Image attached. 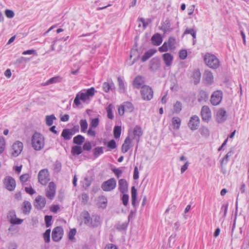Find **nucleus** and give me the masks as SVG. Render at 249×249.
I'll use <instances>...</instances> for the list:
<instances>
[{
	"mask_svg": "<svg viewBox=\"0 0 249 249\" xmlns=\"http://www.w3.org/2000/svg\"><path fill=\"white\" fill-rule=\"evenodd\" d=\"M29 178V175L28 174H24L20 177L19 179L21 182H25L28 180Z\"/></svg>",
	"mask_w": 249,
	"mask_h": 249,
	"instance_id": "63",
	"label": "nucleus"
},
{
	"mask_svg": "<svg viewBox=\"0 0 249 249\" xmlns=\"http://www.w3.org/2000/svg\"><path fill=\"white\" fill-rule=\"evenodd\" d=\"M99 124V119L97 118H94L92 119L91 123L90 124V127L95 128Z\"/></svg>",
	"mask_w": 249,
	"mask_h": 249,
	"instance_id": "54",
	"label": "nucleus"
},
{
	"mask_svg": "<svg viewBox=\"0 0 249 249\" xmlns=\"http://www.w3.org/2000/svg\"><path fill=\"white\" fill-rule=\"evenodd\" d=\"M162 41V37L160 34L157 33L151 37V41L153 45L156 46L160 45Z\"/></svg>",
	"mask_w": 249,
	"mask_h": 249,
	"instance_id": "25",
	"label": "nucleus"
},
{
	"mask_svg": "<svg viewBox=\"0 0 249 249\" xmlns=\"http://www.w3.org/2000/svg\"><path fill=\"white\" fill-rule=\"evenodd\" d=\"M168 45V47H169L170 49H173L175 47V44L176 43V39L173 37H170L168 38V41L166 42Z\"/></svg>",
	"mask_w": 249,
	"mask_h": 249,
	"instance_id": "47",
	"label": "nucleus"
},
{
	"mask_svg": "<svg viewBox=\"0 0 249 249\" xmlns=\"http://www.w3.org/2000/svg\"><path fill=\"white\" fill-rule=\"evenodd\" d=\"M121 126H115L113 129L114 137L115 139H118L120 137L121 134Z\"/></svg>",
	"mask_w": 249,
	"mask_h": 249,
	"instance_id": "45",
	"label": "nucleus"
},
{
	"mask_svg": "<svg viewBox=\"0 0 249 249\" xmlns=\"http://www.w3.org/2000/svg\"><path fill=\"white\" fill-rule=\"evenodd\" d=\"M91 144L89 142H86L83 145V149L84 150L89 151L91 149Z\"/></svg>",
	"mask_w": 249,
	"mask_h": 249,
	"instance_id": "61",
	"label": "nucleus"
},
{
	"mask_svg": "<svg viewBox=\"0 0 249 249\" xmlns=\"http://www.w3.org/2000/svg\"><path fill=\"white\" fill-rule=\"evenodd\" d=\"M5 14L8 18H12L15 15L14 12L12 10L9 9H6L5 11Z\"/></svg>",
	"mask_w": 249,
	"mask_h": 249,
	"instance_id": "59",
	"label": "nucleus"
},
{
	"mask_svg": "<svg viewBox=\"0 0 249 249\" xmlns=\"http://www.w3.org/2000/svg\"><path fill=\"white\" fill-rule=\"evenodd\" d=\"M156 52V50L150 49L144 53L142 57V61L144 62L147 60L150 57H151Z\"/></svg>",
	"mask_w": 249,
	"mask_h": 249,
	"instance_id": "30",
	"label": "nucleus"
},
{
	"mask_svg": "<svg viewBox=\"0 0 249 249\" xmlns=\"http://www.w3.org/2000/svg\"><path fill=\"white\" fill-rule=\"evenodd\" d=\"M51 229H47L43 234V238L46 243H49L50 241Z\"/></svg>",
	"mask_w": 249,
	"mask_h": 249,
	"instance_id": "49",
	"label": "nucleus"
},
{
	"mask_svg": "<svg viewBox=\"0 0 249 249\" xmlns=\"http://www.w3.org/2000/svg\"><path fill=\"white\" fill-rule=\"evenodd\" d=\"M186 34H190L193 38V43H195L196 37V32L193 28H186L183 33V35Z\"/></svg>",
	"mask_w": 249,
	"mask_h": 249,
	"instance_id": "36",
	"label": "nucleus"
},
{
	"mask_svg": "<svg viewBox=\"0 0 249 249\" xmlns=\"http://www.w3.org/2000/svg\"><path fill=\"white\" fill-rule=\"evenodd\" d=\"M7 218L9 219L10 222L13 225L20 224L23 222V219L16 218V212L14 210L9 211L7 213Z\"/></svg>",
	"mask_w": 249,
	"mask_h": 249,
	"instance_id": "13",
	"label": "nucleus"
},
{
	"mask_svg": "<svg viewBox=\"0 0 249 249\" xmlns=\"http://www.w3.org/2000/svg\"><path fill=\"white\" fill-rule=\"evenodd\" d=\"M61 169V163L60 162L58 161H56L54 164V171L58 173L60 171Z\"/></svg>",
	"mask_w": 249,
	"mask_h": 249,
	"instance_id": "52",
	"label": "nucleus"
},
{
	"mask_svg": "<svg viewBox=\"0 0 249 249\" xmlns=\"http://www.w3.org/2000/svg\"><path fill=\"white\" fill-rule=\"evenodd\" d=\"M117 80L119 83L120 92L124 93L125 91V88L124 81L120 77H118Z\"/></svg>",
	"mask_w": 249,
	"mask_h": 249,
	"instance_id": "42",
	"label": "nucleus"
},
{
	"mask_svg": "<svg viewBox=\"0 0 249 249\" xmlns=\"http://www.w3.org/2000/svg\"><path fill=\"white\" fill-rule=\"evenodd\" d=\"M127 227V224L126 223H123L122 224H118L116 226V229L119 231H122L126 229Z\"/></svg>",
	"mask_w": 249,
	"mask_h": 249,
	"instance_id": "58",
	"label": "nucleus"
},
{
	"mask_svg": "<svg viewBox=\"0 0 249 249\" xmlns=\"http://www.w3.org/2000/svg\"><path fill=\"white\" fill-rule=\"evenodd\" d=\"M223 97V93L221 90L214 91L211 95V103L213 106H217L221 102Z\"/></svg>",
	"mask_w": 249,
	"mask_h": 249,
	"instance_id": "7",
	"label": "nucleus"
},
{
	"mask_svg": "<svg viewBox=\"0 0 249 249\" xmlns=\"http://www.w3.org/2000/svg\"><path fill=\"white\" fill-rule=\"evenodd\" d=\"M168 49H169V47H168L167 43L164 42L163 45L159 48V50L160 52H167Z\"/></svg>",
	"mask_w": 249,
	"mask_h": 249,
	"instance_id": "57",
	"label": "nucleus"
},
{
	"mask_svg": "<svg viewBox=\"0 0 249 249\" xmlns=\"http://www.w3.org/2000/svg\"><path fill=\"white\" fill-rule=\"evenodd\" d=\"M5 187L9 191H13L16 187V181L10 176L6 177L3 180Z\"/></svg>",
	"mask_w": 249,
	"mask_h": 249,
	"instance_id": "9",
	"label": "nucleus"
},
{
	"mask_svg": "<svg viewBox=\"0 0 249 249\" xmlns=\"http://www.w3.org/2000/svg\"><path fill=\"white\" fill-rule=\"evenodd\" d=\"M149 69L152 72H155L158 71L160 66V60L158 57L153 58L149 63Z\"/></svg>",
	"mask_w": 249,
	"mask_h": 249,
	"instance_id": "14",
	"label": "nucleus"
},
{
	"mask_svg": "<svg viewBox=\"0 0 249 249\" xmlns=\"http://www.w3.org/2000/svg\"><path fill=\"white\" fill-rule=\"evenodd\" d=\"M209 98V93L205 90H200L197 95L198 102H206Z\"/></svg>",
	"mask_w": 249,
	"mask_h": 249,
	"instance_id": "21",
	"label": "nucleus"
},
{
	"mask_svg": "<svg viewBox=\"0 0 249 249\" xmlns=\"http://www.w3.org/2000/svg\"><path fill=\"white\" fill-rule=\"evenodd\" d=\"M23 145L22 142L17 141L12 145V155L14 157H17L20 154L23 149Z\"/></svg>",
	"mask_w": 249,
	"mask_h": 249,
	"instance_id": "11",
	"label": "nucleus"
},
{
	"mask_svg": "<svg viewBox=\"0 0 249 249\" xmlns=\"http://www.w3.org/2000/svg\"><path fill=\"white\" fill-rule=\"evenodd\" d=\"M125 111L131 112L133 110L134 107L133 105L130 102H126L123 105Z\"/></svg>",
	"mask_w": 249,
	"mask_h": 249,
	"instance_id": "48",
	"label": "nucleus"
},
{
	"mask_svg": "<svg viewBox=\"0 0 249 249\" xmlns=\"http://www.w3.org/2000/svg\"><path fill=\"white\" fill-rule=\"evenodd\" d=\"M110 105H109L107 108V117L110 119H112L114 118V115L113 114L112 109L110 107Z\"/></svg>",
	"mask_w": 249,
	"mask_h": 249,
	"instance_id": "64",
	"label": "nucleus"
},
{
	"mask_svg": "<svg viewBox=\"0 0 249 249\" xmlns=\"http://www.w3.org/2000/svg\"><path fill=\"white\" fill-rule=\"evenodd\" d=\"M52 216L51 215H45V221L46 227L48 228L52 225Z\"/></svg>",
	"mask_w": 249,
	"mask_h": 249,
	"instance_id": "50",
	"label": "nucleus"
},
{
	"mask_svg": "<svg viewBox=\"0 0 249 249\" xmlns=\"http://www.w3.org/2000/svg\"><path fill=\"white\" fill-rule=\"evenodd\" d=\"M142 98L145 101H150L153 97V89L147 85H144L142 87L140 91Z\"/></svg>",
	"mask_w": 249,
	"mask_h": 249,
	"instance_id": "4",
	"label": "nucleus"
},
{
	"mask_svg": "<svg viewBox=\"0 0 249 249\" xmlns=\"http://www.w3.org/2000/svg\"><path fill=\"white\" fill-rule=\"evenodd\" d=\"M83 217L84 219V224L90 226V221L91 217H90L89 213L87 211H85L83 213Z\"/></svg>",
	"mask_w": 249,
	"mask_h": 249,
	"instance_id": "38",
	"label": "nucleus"
},
{
	"mask_svg": "<svg viewBox=\"0 0 249 249\" xmlns=\"http://www.w3.org/2000/svg\"><path fill=\"white\" fill-rule=\"evenodd\" d=\"M203 80L205 84L212 85L214 82L213 73L210 70H206L203 74Z\"/></svg>",
	"mask_w": 249,
	"mask_h": 249,
	"instance_id": "17",
	"label": "nucleus"
},
{
	"mask_svg": "<svg viewBox=\"0 0 249 249\" xmlns=\"http://www.w3.org/2000/svg\"><path fill=\"white\" fill-rule=\"evenodd\" d=\"M76 231L75 229H71L69 233V238L70 240H73L76 234Z\"/></svg>",
	"mask_w": 249,
	"mask_h": 249,
	"instance_id": "62",
	"label": "nucleus"
},
{
	"mask_svg": "<svg viewBox=\"0 0 249 249\" xmlns=\"http://www.w3.org/2000/svg\"><path fill=\"white\" fill-rule=\"evenodd\" d=\"M80 125L81 126V130L82 132H85L87 130L88 124L87 121L85 119H82L80 121Z\"/></svg>",
	"mask_w": 249,
	"mask_h": 249,
	"instance_id": "46",
	"label": "nucleus"
},
{
	"mask_svg": "<svg viewBox=\"0 0 249 249\" xmlns=\"http://www.w3.org/2000/svg\"><path fill=\"white\" fill-rule=\"evenodd\" d=\"M71 152L73 155H79L83 152V149L80 145H75L72 147Z\"/></svg>",
	"mask_w": 249,
	"mask_h": 249,
	"instance_id": "35",
	"label": "nucleus"
},
{
	"mask_svg": "<svg viewBox=\"0 0 249 249\" xmlns=\"http://www.w3.org/2000/svg\"><path fill=\"white\" fill-rule=\"evenodd\" d=\"M116 186V180L114 178H111L107 180L104 181L101 185V188L104 191L109 192L114 189Z\"/></svg>",
	"mask_w": 249,
	"mask_h": 249,
	"instance_id": "6",
	"label": "nucleus"
},
{
	"mask_svg": "<svg viewBox=\"0 0 249 249\" xmlns=\"http://www.w3.org/2000/svg\"><path fill=\"white\" fill-rule=\"evenodd\" d=\"M56 185L53 182L49 183L46 191V196L50 199H53L55 195Z\"/></svg>",
	"mask_w": 249,
	"mask_h": 249,
	"instance_id": "15",
	"label": "nucleus"
},
{
	"mask_svg": "<svg viewBox=\"0 0 249 249\" xmlns=\"http://www.w3.org/2000/svg\"><path fill=\"white\" fill-rule=\"evenodd\" d=\"M84 180H85L84 186L86 188L89 187L91 184V182H92L91 178L89 177H86V178H85Z\"/></svg>",
	"mask_w": 249,
	"mask_h": 249,
	"instance_id": "56",
	"label": "nucleus"
},
{
	"mask_svg": "<svg viewBox=\"0 0 249 249\" xmlns=\"http://www.w3.org/2000/svg\"><path fill=\"white\" fill-rule=\"evenodd\" d=\"M137 189L135 188V186H132L131 188V201L132 205L135 207L136 200H137Z\"/></svg>",
	"mask_w": 249,
	"mask_h": 249,
	"instance_id": "37",
	"label": "nucleus"
},
{
	"mask_svg": "<svg viewBox=\"0 0 249 249\" xmlns=\"http://www.w3.org/2000/svg\"><path fill=\"white\" fill-rule=\"evenodd\" d=\"M142 134V131L141 127L138 125H136L133 130L134 139H136L138 142L139 141L140 137Z\"/></svg>",
	"mask_w": 249,
	"mask_h": 249,
	"instance_id": "26",
	"label": "nucleus"
},
{
	"mask_svg": "<svg viewBox=\"0 0 249 249\" xmlns=\"http://www.w3.org/2000/svg\"><path fill=\"white\" fill-rule=\"evenodd\" d=\"M200 123V120L197 115H193L191 118L188 124L191 130L194 131L197 129Z\"/></svg>",
	"mask_w": 249,
	"mask_h": 249,
	"instance_id": "10",
	"label": "nucleus"
},
{
	"mask_svg": "<svg viewBox=\"0 0 249 249\" xmlns=\"http://www.w3.org/2000/svg\"><path fill=\"white\" fill-rule=\"evenodd\" d=\"M107 146L111 149L115 148L116 147L115 141L114 140H110L108 142Z\"/></svg>",
	"mask_w": 249,
	"mask_h": 249,
	"instance_id": "60",
	"label": "nucleus"
},
{
	"mask_svg": "<svg viewBox=\"0 0 249 249\" xmlns=\"http://www.w3.org/2000/svg\"><path fill=\"white\" fill-rule=\"evenodd\" d=\"M174 112L178 114L182 109V104L179 101H177L174 104Z\"/></svg>",
	"mask_w": 249,
	"mask_h": 249,
	"instance_id": "43",
	"label": "nucleus"
},
{
	"mask_svg": "<svg viewBox=\"0 0 249 249\" xmlns=\"http://www.w3.org/2000/svg\"><path fill=\"white\" fill-rule=\"evenodd\" d=\"M163 60L167 67L171 65L173 60V56L169 53H166L162 55Z\"/></svg>",
	"mask_w": 249,
	"mask_h": 249,
	"instance_id": "24",
	"label": "nucleus"
},
{
	"mask_svg": "<svg viewBox=\"0 0 249 249\" xmlns=\"http://www.w3.org/2000/svg\"><path fill=\"white\" fill-rule=\"evenodd\" d=\"M144 80L143 77L140 75L137 76L133 81V86L136 89H142V86H144Z\"/></svg>",
	"mask_w": 249,
	"mask_h": 249,
	"instance_id": "19",
	"label": "nucleus"
},
{
	"mask_svg": "<svg viewBox=\"0 0 249 249\" xmlns=\"http://www.w3.org/2000/svg\"><path fill=\"white\" fill-rule=\"evenodd\" d=\"M172 124L174 129H178L181 124V119L178 117H174L172 119Z\"/></svg>",
	"mask_w": 249,
	"mask_h": 249,
	"instance_id": "32",
	"label": "nucleus"
},
{
	"mask_svg": "<svg viewBox=\"0 0 249 249\" xmlns=\"http://www.w3.org/2000/svg\"><path fill=\"white\" fill-rule=\"evenodd\" d=\"M85 141V138L81 135H78L73 139V142L78 145H81Z\"/></svg>",
	"mask_w": 249,
	"mask_h": 249,
	"instance_id": "39",
	"label": "nucleus"
},
{
	"mask_svg": "<svg viewBox=\"0 0 249 249\" xmlns=\"http://www.w3.org/2000/svg\"><path fill=\"white\" fill-rule=\"evenodd\" d=\"M171 22L169 19H166L162 24L161 30L166 33L167 32H171L173 30V28L171 27Z\"/></svg>",
	"mask_w": 249,
	"mask_h": 249,
	"instance_id": "22",
	"label": "nucleus"
},
{
	"mask_svg": "<svg viewBox=\"0 0 249 249\" xmlns=\"http://www.w3.org/2000/svg\"><path fill=\"white\" fill-rule=\"evenodd\" d=\"M95 89L93 87L86 90V92L80 91L77 93L74 98L73 104L76 107L81 105L80 100L83 103H89L90 98L92 97L95 94Z\"/></svg>",
	"mask_w": 249,
	"mask_h": 249,
	"instance_id": "1",
	"label": "nucleus"
},
{
	"mask_svg": "<svg viewBox=\"0 0 249 249\" xmlns=\"http://www.w3.org/2000/svg\"><path fill=\"white\" fill-rule=\"evenodd\" d=\"M204 61L208 67L213 69H216L220 66L218 58L214 54L209 53H206L204 56Z\"/></svg>",
	"mask_w": 249,
	"mask_h": 249,
	"instance_id": "2",
	"label": "nucleus"
},
{
	"mask_svg": "<svg viewBox=\"0 0 249 249\" xmlns=\"http://www.w3.org/2000/svg\"><path fill=\"white\" fill-rule=\"evenodd\" d=\"M199 132L204 137L208 138L210 136V131L206 126H202L199 129Z\"/></svg>",
	"mask_w": 249,
	"mask_h": 249,
	"instance_id": "41",
	"label": "nucleus"
},
{
	"mask_svg": "<svg viewBox=\"0 0 249 249\" xmlns=\"http://www.w3.org/2000/svg\"><path fill=\"white\" fill-rule=\"evenodd\" d=\"M62 78L60 76H55L52 77L47 81L44 84V86H47L51 84L59 83L61 82Z\"/></svg>",
	"mask_w": 249,
	"mask_h": 249,
	"instance_id": "34",
	"label": "nucleus"
},
{
	"mask_svg": "<svg viewBox=\"0 0 249 249\" xmlns=\"http://www.w3.org/2000/svg\"><path fill=\"white\" fill-rule=\"evenodd\" d=\"M38 182L42 185H46L50 180L49 173L48 169L41 170L38 174Z\"/></svg>",
	"mask_w": 249,
	"mask_h": 249,
	"instance_id": "5",
	"label": "nucleus"
},
{
	"mask_svg": "<svg viewBox=\"0 0 249 249\" xmlns=\"http://www.w3.org/2000/svg\"><path fill=\"white\" fill-rule=\"evenodd\" d=\"M131 142V140L130 139L129 137H127L122 146V151L123 153H125L129 150L130 148V146L129 144Z\"/></svg>",
	"mask_w": 249,
	"mask_h": 249,
	"instance_id": "27",
	"label": "nucleus"
},
{
	"mask_svg": "<svg viewBox=\"0 0 249 249\" xmlns=\"http://www.w3.org/2000/svg\"><path fill=\"white\" fill-rule=\"evenodd\" d=\"M56 118L53 114L46 116V123L48 126H51L53 124V121Z\"/></svg>",
	"mask_w": 249,
	"mask_h": 249,
	"instance_id": "44",
	"label": "nucleus"
},
{
	"mask_svg": "<svg viewBox=\"0 0 249 249\" xmlns=\"http://www.w3.org/2000/svg\"><path fill=\"white\" fill-rule=\"evenodd\" d=\"M227 112L223 108H220L216 113V120L218 123H222L227 120Z\"/></svg>",
	"mask_w": 249,
	"mask_h": 249,
	"instance_id": "18",
	"label": "nucleus"
},
{
	"mask_svg": "<svg viewBox=\"0 0 249 249\" xmlns=\"http://www.w3.org/2000/svg\"><path fill=\"white\" fill-rule=\"evenodd\" d=\"M201 115L203 121L208 122L210 121L211 118V111L208 106H204L202 107Z\"/></svg>",
	"mask_w": 249,
	"mask_h": 249,
	"instance_id": "12",
	"label": "nucleus"
},
{
	"mask_svg": "<svg viewBox=\"0 0 249 249\" xmlns=\"http://www.w3.org/2000/svg\"><path fill=\"white\" fill-rule=\"evenodd\" d=\"M193 79L194 80V83L195 85L198 84L201 78V72L199 70H195L193 74Z\"/></svg>",
	"mask_w": 249,
	"mask_h": 249,
	"instance_id": "29",
	"label": "nucleus"
},
{
	"mask_svg": "<svg viewBox=\"0 0 249 249\" xmlns=\"http://www.w3.org/2000/svg\"><path fill=\"white\" fill-rule=\"evenodd\" d=\"M119 190L122 194L125 193L128 191V184L125 179H120L118 182Z\"/></svg>",
	"mask_w": 249,
	"mask_h": 249,
	"instance_id": "20",
	"label": "nucleus"
},
{
	"mask_svg": "<svg viewBox=\"0 0 249 249\" xmlns=\"http://www.w3.org/2000/svg\"><path fill=\"white\" fill-rule=\"evenodd\" d=\"M63 234V229L60 226H58L54 228L52 233V238L53 241L58 242L60 241Z\"/></svg>",
	"mask_w": 249,
	"mask_h": 249,
	"instance_id": "8",
	"label": "nucleus"
},
{
	"mask_svg": "<svg viewBox=\"0 0 249 249\" xmlns=\"http://www.w3.org/2000/svg\"><path fill=\"white\" fill-rule=\"evenodd\" d=\"M32 205L28 201H24L23 203L22 210L23 213L24 214L29 213L31 210Z\"/></svg>",
	"mask_w": 249,
	"mask_h": 249,
	"instance_id": "28",
	"label": "nucleus"
},
{
	"mask_svg": "<svg viewBox=\"0 0 249 249\" xmlns=\"http://www.w3.org/2000/svg\"><path fill=\"white\" fill-rule=\"evenodd\" d=\"M32 145L35 150H41L44 145L43 136L39 133L35 132L32 138Z\"/></svg>",
	"mask_w": 249,
	"mask_h": 249,
	"instance_id": "3",
	"label": "nucleus"
},
{
	"mask_svg": "<svg viewBox=\"0 0 249 249\" xmlns=\"http://www.w3.org/2000/svg\"><path fill=\"white\" fill-rule=\"evenodd\" d=\"M187 56V52L186 50H182L179 53V57L182 60L185 59Z\"/></svg>",
	"mask_w": 249,
	"mask_h": 249,
	"instance_id": "53",
	"label": "nucleus"
},
{
	"mask_svg": "<svg viewBox=\"0 0 249 249\" xmlns=\"http://www.w3.org/2000/svg\"><path fill=\"white\" fill-rule=\"evenodd\" d=\"M5 149V141L2 137H0V154H1Z\"/></svg>",
	"mask_w": 249,
	"mask_h": 249,
	"instance_id": "55",
	"label": "nucleus"
},
{
	"mask_svg": "<svg viewBox=\"0 0 249 249\" xmlns=\"http://www.w3.org/2000/svg\"><path fill=\"white\" fill-rule=\"evenodd\" d=\"M73 135L69 128L63 129L61 136L65 141L71 140Z\"/></svg>",
	"mask_w": 249,
	"mask_h": 249,
	"instance_id": "23",
	"label": "nucleus"
},
{
	"mask_svg": "<svg viewBox=\"0 0 249 249\" xmlns=\"http://www.w3.org/2000/svg\"><path fill=\"white\" fill-rule=\"evenodd\" d=\"M46 203L45 198L41 196H38L35 200L34 206L37 210H41L45 206Z\"/></svg>",
	"mask_w": 249,
	"mask_h": 249,
	"instance_id": "16",
	"label": "nucleus"
},
{
	"mask_svg": "<svg viewBox=\"0 0 249 249\" xmlns=\"http://www.w3.org/2000/svg\"><path fill=\"white\" fill-rule=\"evenodd\" d=\"M121 199L122 200L123 204L125 206H127L128 203L129 199L128 195L125 194V193L123 194Z\"/></svg>",
	"mask_w": 249,
	"mask_h": 249,
	"instance_id": "51",
	"label": "nucleus"
},
{
	"mask_svg": "<svg viewBox=\"0 0 249 249\" xmlns=\"http://www.w3.org/2000/svg\"><path fill=\"white\" fill-rule=\"evenodd\" d=\"M100 217L97 215H93L91 216V220L90 221V227H96L100 224Z\"/></svg>",
	"mask_w": 249,
	"mask_h": 249,
	"instance_id": "31",
	"label": "nucleus"
},
{
	"mask_svg": "<svg viewBox=\"0 0 249 249\" xmlns=\"http://www.w3.org/2000/svg\"><path fill=\"white\" fill-rule=\"evenodd\" d=\"M104 153V147L98 146L93 150V154L95 158H97L98 156Z\"/></svg>",
	"mask_w": 249,
	"mask_h": 249,
	"instance_id": "40",
	"label": "nucleus"
},
{
	"mask_svg": "<svg viewBox=\"0 0 249 249\" xmlns=\"http://www.w3.org/2000/svg\"><path fill=\"white\" fill-rule=\"evenodd\" d=\"M114 88V85L112 81L110 83L104 82L103 84V89L106 92H108L110 89L112 90Z\"/></svg>",
	"mask_w": 249,
	"mask_h": 249,
	"instance_id": "33",
	"label": "nucleus"
}]
</instances>
